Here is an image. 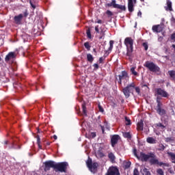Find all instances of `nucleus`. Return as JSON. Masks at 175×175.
<instances>
[{
    "label": "nucleus",
    "mask_w": 175,
    "mask_h": 175,
    "mask_svg": "<svg viewBox=\"0 0 175 175\" xmlns=\"http://www.w3.org/2000/svg\"><path fill=\"white\" fill-rule=\"evenodd\" d=\"M68 162L55 163L53 161H46L44 162V172H49L51 167L54 169L55 172H60V173H66V169H68Z\"/></svg>",
    "instance_id": "1"
},
{
    "label": "nucleus",
    "mask_w": 175,
    "mask_h": 175,
    "mask_svg": "<svg viewBox=\"0 0 175 175\" xmlns=\"http://www.w3.org/2000/svg\"><path fill=\"white\" fill-rule=\"evenodd\" d=\"M133 39L131 37H127L124 39V44L126 47V55L127 57H132V54L133 53Z\"/></svg>",
    "instance_id": "2"
},
{
    "label": "nucleus",
    "mask_w": 175,
    "mask_h": 175,
    "mask_svg": "<svg viewBox=\"0 0 175 175\" xmlns=\"http://www.w3.org/2000/svg\"><path fill=\"white\" fill-rule=\"evenodd\" d=\"M144 66L147 68L150 72H152V73H160L161 72V68H159L155 63L150 61H146L144 63Z\"/></svg>",
    "instance_id": "3"
},
{
    "label": "nucleus",
    "mask_w": 175,
    "mask_h": 175,
    "mask_svg": "<svg viewBox=\"0 0 175 175\" xmlns=\"http://www.w3.org/2000/svg\"><path fill=\"white\" fill-rule=\"evenodd\" d=\"M133 154L135 157H136V158H137V159L139 161H142V162H148L150 157H152L151 156V152L147 154L143 152H141L139 154H137V150L136 149L133 150Z\"/></svg>",
    "instance_id": "4"
},
{
    "label": "nucleus",
    "mask_w": 175,
    "mask_h": 175,
    "mask_svg": "<svg viewBox=\"0 0 175 175\" xmlns=\"http://www.w3.org/2000/svg\"><path fill=\"white\" fill-rule=\"evenodd\" d=\"M149 163L150 165H159V166H165L166 167H169V163L159 162V160L157 159V156L155 154L150 152V157L149 159Z\"/></svg>",
    "instance_id": "5"
},
{
    "label": "nucleus",
    "mask_w": 175,
    "mask_h": 175,
    "mask_svg": "<svg viewBox=\"0 0 175 175\" xmlns=\"http://www.w3.org/2000/svg\"><path fill=\"white\" fill-rule=\"evenodd\" d=\"M133 91H135V83L133 82L122 89V92L126 99L131 96V94H133Z\"/></svg>",
    "instance_id": "6"
},
{
    "label": "nucleus",
    "mask_w": 175,
    "mask_h": 175,
    "mask_svg": "<svg viewBox=\"0 0 175 175\" xmlns=\"http://www.w3.org/2000/svg\"><path fill=\"white\" fill-rule=\"evenodd\" d=\"M118 77H116V80H118V84H120V85L122 84V81L125 83V81L124 80H126H126L129 79V76H128V72H126V71L125 70L122 71L121 74L119 75Z\"/></svg>",
    "instance_id": "7"
},
{
    "label": "nucleus",
    "mask_w": 175,
    "mask_h": 175,
    "mask_svg": "<svg viewBox=\"0 0 175 175\" xmlns=\"http://www.w3.org/2000/svg\"><path fill=\"white\" fill-rule=\"evenodd\" d=\"M86 165L90 170V172H94L98 169V163H92V159L91 158H88V161H86Z\"/></svg>",
    "instance_id": "8"
},
{
    "label": "nucleus",
    "mask_w": 175,
    "mask_h": 175,
    "mask_svg": "<svg viewBox=\"0 0 175 175\" xmlns=\"http://www.w3.org/2000/svg\"><path fill=\"white\" fill-rule=\"evenodd\" d=\"M105 175H120V170H118V168L117 167H110Z\"/></svg>",
    "instance_id": "9"
},
{
    "label": "nucleus",
    "mask_w": 175,
    "mask_h": 175,
    "mask_svg": "<svg viewBox=\"0 0 175 175\" xmlns=\"http://www.w3.org/2000/svg\"><path fill=\"white\" fill-rule=\"evenodd\" d=\"M157 95L162 96V98H168L169 94L166 91L163 90L162 88H157L155 90Z\"/></svg>",
    "instance_id": "10"
},
{
    "label": "nucleus",
    "mask_w": 175,
    "mask_h": 175,
    "mask_svg": "<svg viewBox=\"0 0 175 175\" xmlns=\"http://www.w3.org/2000/svg\"><path fill=\"white\" fill-rule=\"evenodd\" d=\"M135 5H136V0H128V9L130 13L135 10Z\"/></svg>",
    "instance_id": "11"
},
{
    "label": "nucleus",
    "mask_w": 175,
    "mask_h": 175,
    "mask_svg": "<svg viewBox=\"0 0 175 175\" xmlns=\"http://www.w3.org/2000/svg\"><path fill=\"white\" fill-rule=\"evenodd\" d=\"M23 18L24 15L23 14H20L18 16H15L14 17V21L15 24H16L17 25H20Z\"/></svg>",
    "instance_id": "12"
},
{
    "label": "nucleus",
    "mask_w": 175,
    "mask_h": 175,
    "mask_svg": "<svg viewBox=\"0 0 175 175\" xmlns=\"http://www.w3.org/2000/svg\"><path fill=\"white\" fill-rule=\"evenodd\" d=\"M118 140H120V135H114L111 138V144L112 147H116V144L118 143Z\"/></svg>",
    "instance_id": "13"
},
{
    "label": "nucleus",
    "mask_w": 175,
    "mask_h": 175,
    "mask_svg": "<svg viewBox=\"0 0 175 175\" xmlns=\"http://www.w3.org/2000/svg\"><path fill=\"white\" fill-rule=\"evenodd\" d=\"M16 58V53L14 52H10L5 57V62H9L10 59H13Z\"/></svg>",
    "instance_id": "14"
},
{
    "label": "nucleus",
    "mask_w": 175,
    "mask_h": 175,
    "mask_svg": "<svg viewBox=\"0 0 175 175\" xmlns=\"http://www.w3.org/2000/svg\"><path fill=\"white\" fill-rule=\"evenodd\" d=\"M152 29L153 32H157V33H159L162 32V31H163L162 26H161L160 25H153Z\"/></svg>",
    "instance_id": "15"
},
{
    "label": "nucleus",
    "mask_w": 175,
    "mask_h": 175,
    "mask_svg": "<svg viewBox=\"0 0 175 175\" xmlns=\"http://www.w3.org/2000/svg\"><path fill=\"white\" fill-rule=\"evenodd\" d=\"M156 111L159 116H165L166 114V110L162 109V107H156Z\"/></svg>",
    "instance_id": "16"
},
{
    "label": "nucleus",
    "mask_w": 175,
    "mask_h": 175,
    "mask_svg": "<svg viewBox=\"0 0 175 175\" xmlns=\"http://www.w3.org/2000/svg\"><path fill=\"white\" fill-rule=\"evenodd\" d=\"M108 158H109L110 162H111V163H116V156L114 155V154L113 152H109L108 154Z\"/></svg>",
    "instance_id": "17"
},
{
    "label": "nucleus",
    "mask_w": 175,
    "mask_h": 175,
    "mask_svg": "<svg viewBox=\"0 0 175 175\" xmlns=\"http://www.w3.org/2000/svg\"><path fill=\"white\" fill-rule=\"evenodd\" d=\"M137 131H143L144 129V124L143 123V120H141L137 124Z\"/></svg>",
    "instance_id": "18"
},
{
    "label": "nucleus",
    "mask_w": 175,
    "mask_h": 175,
    "mask_svg": "<svg viewBox=\"0 0 175 175\" xmlns=\"http://www.w3.org/2000/svg\"><path fill=\"white\" fill-rule=\"evenodd\" d=\"M146 142L149 144H157V139L152 137H148Z\"/></svg>",
    "instance_id": "19"
},
{
    "label": "nucleus",
    "mask_w": 175,
    "mask_h": 175,
    "mask_svg": "<svg viewBox=\"0 0 175 175\" xmlns=\"http://www.w3.org/2000/svg\"><path fill=\"white\" fill-rule=\"evenodd\" d=\"M118 5V4H116V0H112L111 3H107L106 6H107L108 8H111L112 6L113 8H114V9H116Z\"/></svg>",
    "instance_id": "20"
},
{
    "label": "nucleus",
    "mask_w": 175,
    "mask_h": 175,
    "mask_svg": "<svg viewBox=\"0 0 175 175\" xmlns=\"http://www.w3.org/2000/svg\"><path fill=\"white\" fill-rule=\"evenodd\" d=\"M168 75L170 76V78L171 80L173 81H175V70H171L168 71Z\"/></svg>",
    "instance_id": "21"
},
{
    "label": "nucleus",
    "mask_w": 175,
    "mask_h": 175,
    "mask_svg": "<svg viewBox=\"0 0 175 175\" xmlns=\"http://www.w3.org/2000/svg\"><path fill=\"white\" fill-rule=\"evenodd\" d=\"M165 10L173 12V8H172V1H170V0H167V7H165Z\"/></svg>",
    "instance_id": "22"
},
{
    "label": "nucleus",
    "mask_w": 175,
    "mask_h": 175,
    "mask_svg": "<svg viewBox=\"0 0 175 175\" xmlns=\"http://www.w3.org/2000/svg\"><path fill=\"white\" fill-rule=\"evenodd\" d=\"M96 157L98 158H103L105 157V153H103L101 148H99V150L97 151Z\"/></svg>",
    "instance_id": "23"
},
{
    "label": "nucleus",
    "mask_w": 175,
    "mask_h": 175,
    "mask_svg": "<svg viewBox=\"0 0 175 175\" xmlns=\"http://www.w3.org/2000/svg\"><path fill=\"white\" fill-rule=\"evenodd\" d=\"M87 59L88 62H90V64H92V62H94V57L92 56V55H91V53L87 54Z\"/></svg>",
    "instance_id": "24"
},
{
    "label": "nucleus",
    "mask_w": 175,
    "mask_h": 175,
    "mask_svg": "<svg viewBox=\"0 0 175 175\" xmlns=\"http://www.w3.org/2000/svg\"><path fill=\"white\" fill-rule=\"evenodd\" d=\"M167 155L168 157H170V159H172V161H172L173 163H175V154L172 152H167Z\"/></svg>",
    "instance_id": "25"
},
{
    "label": "nucleus",
    "mask_w": 175,
    "mask_h": 175,
    "mask_svg": "<svg viewBox=\"0 0 175 175\" xmlns=\"http://www.w3.org/2000/svg\"><path fill=\"white\" fill-rule=\"evenodd\" d=\"M10 150H12V148H14V150H20L21 148V146L20 145H14V144H12V146H9Z\"/></svg>",
    "instance_id": "26"
},
{
    "label": "nucleus",
    "mask_w": 175,
    "mask_h": 175,
    "mask_svg": "<svg viewBox=\"0 0 175 175\" xmlns=\"http://www.w3.org/2000/svg\"><path fill=\"white\" fill-rule=\"evenodd\" d=\"M123 137L126 139H132V135H131V133L129 132L123 133Z\"/></svg>",
    "instance_id": "27"
},
{
    "label": "nucleus",
    "mask_w": 175,
    "mask_h": 175,
    "mask_svg": "<svg viewBox=\"0 0 175 175\" xmlns=\"http://www.w3.org/2000/svg\"><path fill=\"white\" fill-rule=\"evenodd\" d=\"M86 35L88 39H92V36L91 35V29L88 28L86 30Z\"/></svg>",
    "instance_id": "28"
},
{
    "label": "nucleus",
    "mask_w": 175,
    "mask_h": 175,
    "mask_svg": "<svg viewBox=\"0 0 175 175\" xmlns=\"http://www.w3.org/2000/svg\"><path fill=\"white\" fill-rule=\"evenodd\" d=\"M116 9H120V10H123L124 12H125L126 10V7H125V5H121L118 4V5L116 6Z\"/></svg>",
    "instance_id": "29"
},
{
    "label": "nucleus",
    "mask_w": 175,
    "mask_h": 175,
    "mask_svg": "<svg viewBox=\"0 0 175 175\" xmlns=\"http://www.w3.org/2000/svg\"><path fill=\"white\" fill-rule=\"evenodd\" d=\"M37 139V144L38 146V148L42 150V146L40 145V137L39 135H36Z\"/></svg>",
    "instance_id": "30"
},
{
    "label": "nucleus",
    "mask_w": 175,
    "mask_h": 175,
    "mask_svg": "<svg viewBox=\"0 0 175 175\" xmlns=\"http://www.w3.org/2000/svg\"><path fill=\"white\" fill-rule=\"evenodd\" d=\"M85 48L88 50V51H90L91 50V45H90V42H86L84 43Z\"/></svg>",
    "instance_id": "31"
},
{
    "label": "nucleus",
    "mask_w": 175,
    "mask_h": 175,
    "mask_svg": "<svg viewBox=\"0 0 175 175\" xmlns=\"http://www.w3.org/2000/svg\"><path fill=\"white\" fill-rule=\"evenodd\" d=\"M82 110L83 113V116H85L87 117V107H85V105H82Z\"/></svg>",
    "instance_id": "32"
},
{
    "label": "nucleus",
    "mask_w": 175,
    "mask_h": 175,
    "mask_svg": "<svg viewBox=\"0 0 175 175\" xmlns=\"http://www.w3.org/2000/svg\"><path fill=\"white\" fill-rule=\"evenodd\" d=\"M113 44H114V41L110 40L109 41V47L108 49V51H111V50H113Z\"/></svg>",
    "instance_id": "33"
},
{
    "label": "nucleus",
    "mask_w": 175,
    "mask_h": 175,
    "mask_svg": "<svg viewBox=\"0 0 175 175\" xmlns=\"http://www.w3.org/2000/svg\"><path fill=\"white\" fill-rule=\"evenodd\" d=\"M135 67H132L130 69V71L131 72L132 75H133L134 76H138L137 72H136V70H135Z\"/></svg>",
    "instance_id": "34"
},
{
    "label": "nucleus",
    "mask_w": 175,
    "mask_h": 175,
    "mask_svg": "<svg viewBox=\"0 0 175 175\" xmlns=\"http://www.w3.org/2000/svg\"><path fill=\"white\" fill-rule=\"evenodd\" d=\"M165 147L164 144H160L159 145V148H158L159 151H165Z\"/></svg>",
    "instance_id": "35"
},
{
    "label": "nucleus",
    "mask_w": 175,
    "mask_h": 175,
    "mask_svg": "<svg viewBox=\"0 0 175 175\" xmlns=\"http://www.w3.org/2000/svg\"><path fill=\"white\" fill-rule=\"evenodd\" d=\"M156 126H157V128H161V129H165V128H166V126H165V125H163L162 123L159 122V123H157L156 124Z\"/></svg>",
    "instance_id": "36"
},
{
    "label": "nucleus",
    "mask_w": 175,
    "mask_h": 175,
    "mask_svg": "<svg viewBox=\"0 0 175 175\" xmlns=\"http://www.w3.org/2000/svg\"><path fill=\"white\" fill-rule=\"evenodd\" d=\"M157 174H159V175H165V173L163 172V170L161 168L157 169Z\"/></svg>",
    "instance_id": "37"
},
{
    "label": "nucleus",
    "mask_w": 175,
    "mask_h": 175,
    "mask_svg": "<svg viewBox=\"0 0 175 175\" xmlns=\"http://www.w3.org/2000/svg\"><path fill=\"white\" fill-rule=\"evenodd\" d=\"M142 46L144 48L145 51H147V50H148V42H144L142 44Z\"/></svg>",
    "instance_id": "38"
},
{
    "label": "nucleus",
    "mask_w": 175,
    "mask_h": 175,
    "mask_svg": "<svg viewBox=\"0 0 175 175\" xmlns=\"http://www.w3.org/2000/svg\"><path fill=\"white\" fill-rule=\"evenodd\" d=\"M143 172H144V173H145V175H151V172H150L148 171V169H147L146 167L143 170Z\"/></svg>",
    "instance_id": "39"
},
{
    "label": "nucleus",
    "mask_w": 175,
    "mask_h": 175,
    "mask_svg": "<svg viewBox=\"0 0 175 175\" xmlns=\"http://www.w3.org/2000/svg\"><path fill=\"white\" fill-rule=\"evenodd\" d=\"M105 13L108 17H111V16H113V13L109 10H107Z\"/></svg>",
    "instance_id": "40"
},
{
    "label": "nucleus",
    "mask_w": 175,
    "mask_h": 175,
    "mask_svg": "<svg viewBox=\"0 0 175 175\" xmlns=\"http://www.w3.org/2000/svg\"><path fill=\"white\" fill-rule=\"evenodd\" d=\"M126 125H131L132 123L128 117H125Z\"/></svg>",
    "instance_id": "41"
},
{
    "label": "nucleus",
    "mask_w": 175,
    "mask_h": 175,
    "mask_svg": "<svg viewBox=\"0 0 175 175\" xmlns=\"http://www.w3.org/2000/svg\"><path fill=\"white\" fill-rule=\"evenodd\" d=\"M106 59V56L101 57L98 59L99 64H103V60Z\"/></svg>",
    "instance_id": "42"
},
{
    "label": "nucleus",
    "mask_w": 175,
    "mask_h": 175,
    "mask_svg": "<svg viewBox=\"0 0 175 175\" xmlns=\"http://www.w3.org/2000/svg\"><path fill=\"white\" fill-rule=\"evenodd\" d=\"M98 110L100 113H103L105 111V109H103V107L100 106V104L98 105Z\"/></svg>",
    "instance_id": "43"
},
{
    "label": "nucleus",
    "mask_w": 175,
    "mask_h": 175,
    "mask_svg": "<svg viewBox=\"0 0 175 175\" xmlns=\"http://www.w3.org/2000/svg\"><path fill=\"white\" fill-rule=\"evenodd\" d=\"M131 163L130 161L126 162V164L124 165L125 168L126 169H129V167H131Z\"/></svg>",
    "instance_id": "44"
},
{
    "label": "nucleus",
    "mask_w": 175,
    "mask_h": 175,
    "mask_svg": "<svg viewBox=\"0 0 175 175\" xmlns=\"http://www.w3.org/2000/svg\"><path fill=\"white\" fill-rule=\"evenodd\" d=\"M134 90H135V92H137V94H140V88L139 87H136V85H135V88Z\"/></svg>",
    "instance_id": "45"
},
{
    "label": "nucleus",
    "mask_w": 175,
    "mask_h": 175,
    "mask_svg": "<svg viewBox=\"0 0 175 175\" xmlns=\"http://www.w3.org/2000/svg\"><path fill=\"white\" fill-rule=\"evenodd\" d=\"M140 174L139 173V170L137 168H135L133 170V175H139Z\"/></svg>",
    "instance_id": "46"
},
{
    "label": "nucleus",
    "mask_w": 175,
    "mask_h": 175,
    "mask_svg": "<svg viewBox=\"0 0 175 175\" xmlns=\"http://www.w3.org/2000/svg\"><path fill=\"white\" fill-rule=\"evenodd\" d=\"M157 105L156 107H162V103H161V100H157Z\"/></svg>",
    "instance_id": "47"
},
{
    "label": "nucleus",
    "mask_w": 175,
    "mask_h": 175,
    "mask_svg": "<svg viewBox=\"0 0 175 175\" xmlns=\"http://www.w3.org/2000/svg\"><path fill=\"white\" fill-rule=\"evenodd\" d=\"M29 3H30L31 8H33V9H36V5H33V3H32V1L30 0Z\"/></svg>",
    "instance_id": "48"
},
{
    "label": "nucleus",
    "mask_w": 175,
    "mask_h": 175,
    "mask_svg": "<svg viewBox=\"0 0 175 175\" xmlns=\"http://www.w3.org/2000/svg\"><path fill=\"white\" fill-rule=\"evenodd\" d=\"M94 68V70H96V69H99V65L98 64H94L93 65Z\"/></svg>",
    "instance_id": "49"
},
{
    "label": "nucleus",
    "mask_w": 175,
    "mask_h": 175,
    "mask_svg": "<svg viewBox=\"0 0 175 175\" xmlns=\"http://www.w3.org/2000/svg\"><path fill=\"white\" fill-rule=\"evenodd\" d=\"M100 35L101 36L100 37V39H102V38L105 37V31H103V30L100 31Z\"/></svg>",
    "instance_id": "50"
},
{
    "label": "nucleus",
    "mask_w": 175,
    "mask_h": 175,
    "mask_svg": "<svg viewBox=\"0 0 175 175\" xmlns=\"http://www.w3.org/2000/svg\"><path fill=\"white\" fill-rule=\"evenodd\" d=\"M171 40H174V42H175V33H174L171 35Z\"/></svg>",
    "instance_id": "51"
},
{
    "label": "nucleus",
    "mask_w": 175,
    "mask_h": 175,
    "mask_svg": "<svg viewBox=\"0 0 175 175\" xmlns=\"http://www.w3.org/2000/svg\"><path fill=\"white\" fill-rule=\"evenodd\" d=\"M95 31L97 33H99V26L98 25L95 27Z\"/></svg>",
    "instance_id": "52"
},
{
    "label": "nucleus",
    "mask_w": 175,
    "mask_h": 175,
    "mask_svg": "<svg viewBox=\"0 0 175 175\" xmlns=\"http://www.w3.org/2000/svg\"><path fill=\"white\" fill-rule=\"evenodd\" d=\"M171 21H172V25H175V18H174V17L172 18Z\"/></svg>",
    "instance_id": "53"
},
{
    "label": "nucleus",
    "mask_w": 175,
    "mask_h": 175,
    "mask_svg": "<svg viewBox=\"0 0 175 175\" xmlns=\"http://www.w3.org/2000/svg\"><path fill=\"white\" fill-rule=\"evenodd\" d=\"M100 126L101 128V131L103 133H105V126H102V124H100Z\"/></svg>",
    "instance_id": "54"
},
{
    "label": "nucleus",
    "mask_w": 175,
    "mask_h": 175,
    "mask_svg": "<svg viewBox=\"0 0 175 175\" xmlns=\"http://www.w3.org/2000/svg\"><path fill=\"white\" fill-rule=\"evenodd\" d=\"M24 17H27V16H28V12H27V11L26 12H24Z\"/></svg>",
    "instance_id": "55"
},
{
    "label": "nucleus",
    "mask_w": 175,
    "mask_h": 175,
    "mask_svg": "<svg viewBox=\"0 0 175 175\" xmlns=\"http://www.w3.org/2000/svg\"><path fill=\"white\" fill-rule=\"evenodd\" d=\"M102 23H103L102 20H100V19H98V21H97L98 24H102Z\"/></svg>",
    "instance_id": "56"
},
{
    "label": "nucleus",
    "mask_w": 175,
    "mask_h": 175,
    "mask_svg": "<svg viewBox=\"0 0 175 175\" xmlns=\"http://www.w3.org/2000/svg\"><path fill=\"white\" fill-rule=\"evenodd\" d=\"M170 140H172V138H167L166 139V142H170Z\"/></svg>",
    "instance_id": "57"
},
{
    "label": "nucleus",
    "mask_w": 175,
    "mask_h": 175,
    "mask_svg": "<svg viewBox=\"0 0 175 175\" xmlns=\"http://www.w3.org/2000/svg\"><path fill=\"white\" fill-rule=\"evenodd\" d=\"M53 139H55V140H57V135H53Z\"/></svg>",
    "instance_id": "58"
},
{
    "label": "nucleus",
    "mask_w": 175,
    "mask_h": 175,
    "mask_svg": "<svg viewBox=\"0 0 175 175\" xmlns=\"http://www.w3.org/2000/svg\"><path fill=\"white\" fill-rule=\"evenodd\" d=\"M157 100H161V97L160 96H157Z\"/></svg>",
    "instance_id": "59"
},
{
    "label": "nucleus",
    "mask_w": 175,
    "mask_h": 175,
    "mask_svg": "<svg viewBox=\"0 0 175 175\" xmlns=\"http://www.w3.org/2000/svg\"><path fill=\"white\" fill-rule=\"evenodd\" d=\"M8 143H9V142L5 141L4 144H5V146H7V144H8Z\"/></svg>",
    "instance_id": "60"
},
{
    "label": "nucleus",
    "mask_w": 175,
    "mask_h": 175,
    "mask_svg": "<svg viewBox=\"0 0 175 175\" xmlns=\"http://www.w3.org/2000/svg\"><path fill=\"white\" fill-rule=\"evenodd\" d=\"M137 14H138V16H142V12H139Z\"/></svg>",
    "instance_id": "61"
},
{
    "label": "nucleus",
    "mask_w": 175,
    "mask_h": 175,
    "mask_svg": "<svg viewBox=\"0 0 175 175\" xmlns=\"http://www.w3.org/2000/svg\"><path fill=\"white\" fill-rule=\"evenodd\" d=\"M172 47H173V49H174V50H175V44H172Z\"/></svg>",
    "instance_id": "62"
},
{
    "label": "nucleus",
    "mask_w": 175,
    "mask_h": 175,
    "mask_svg": "<svg viewBox=\"0 0 175 175\" xmlns=\"http://www.w3.org/2000/svg\"><path fill=\"white\" fill-rule=\"evenodd\" d=\"M93 51H94V53H96V49H93Z\"/></svg>",
    "instance_id": "63"
},
{
    "label": "nucleus",
    "mask_w": 175,
    "mask_h": 175,
    "mask_svg": "<svg viewBox=\"0 0 175 175\" xmlns=\"http://www.w3.org/2000/svg\"><path fill=\"white\" fill-rule=\"evenodd\" d=\"M46 145H47V146H50V142H47V143H46Z\"/></svg>",
    "instance_id": "64"
}]
</instances>
